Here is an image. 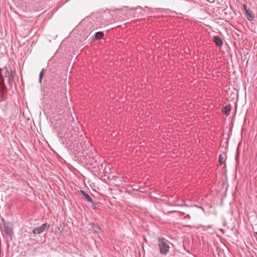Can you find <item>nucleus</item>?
<instances>
[{
  "label": "nucleus",
  "instance_id": "0eeeda50",
  "mask_svg": "<svg viewBox=\"0 0 257 257\" xmlns=\"http://www.w3.org/2000/svg\"><path fill=\"white\" fill-rule=\"evenodd\" d=\"M4 230L6 234H10L12 232V227L6 223H4Z\"/></svg>",
  "mask_w": 257,
  "mask_h": 257
},
{
  "label": "nucleus",
  "instance_id": "39448f33",
  "mask_svg": "<svg viewBox=\"0 0 257 257\" xmlns=\"http://www.w3.org/2000/svg\"><path fill=\"white\" fill-rule=\"evenodd\" d=\"M213 41L218 47H221L223 45V41L221 38L219 36H214Z\"/></svg>",
  "mask_w": 257,
  "mask_h": 257
},
{
  "label": "nucleus",
  "instance_id": "f257e3e1",
  "mask_svg": "<svg viewBox=\"0 0 257 257\" xmlns=\"http://www.w3.org/2000/svg\"><path fill=\"white\" fill-rule=\"evenodd\" d=\"M1 76L6 89L10 90L13 87L16 72L10 66H5L1 69Z\"/></svg>",
  "mask_w": 257,
  "mask_h": 257
},
{
  "label": "nucleus",
  "instance_id": "ddd939ff",
  "mask_svg": "<svg viewBox=\"0 0 257 257\" xmlns=\"http://www.w3.org/2000/svg\"><path fill=\"white\" fill-rule=\"evenodd\" d=\"M243 8H244V10H245V12H246V14H247L249 13V10H248V9H247V5H246V4H244L243 5Z\"/></svg>",
  "mask_w": 257,
  "mask_h": 257
},
{
  "label": "nucleus",
  "instance_id": "423d86ee",
  "mask_svg": "<svg viewBox=\"0 0 257 257\" xmlns=\"http://www.w3.org/2000/svg\"><path fill=\"white\" fill-rule=\"evenodd\" d=\"M231 111V106L230 105H227L224 106L222 109V111L224 114L228 116L230 114Z\"/></svg>",
  "mask_w": 257,
  "mask_h": 257
},
{
  "label": "nucleus",
  "instance_id": "f03ea898",
  "mask_svg": "<svg viewBox=\"0 0 257 257\" xmlns=\"http://www.w3.org/2000/svg\"><path fill=\"white\" fill-rule=\"evenodd\" d=\"M158 243L160 253L164 255L167 254L169 252L170 249V242L165 238L162 237L159 238Z\"/></svg>",
  "mask_w": 257,
  "mask_h": 257
},
{
  "label": "nucleus",
  "instance_id": "1a4fd4ad",
  "mask_svg": "<svg viewBox=\"0 0 257 257\" xmlns=\"http://www.w3.org/2000/svg\"><path fill=\"white\" fill-rule=\"evenodd\" d=\"M90 225L91 226L92 230H93L94 232L96 233L99 232V228L98 226H97L94 223H91Z\"/></svg>",
  "mask_w": 257,
  "mask_h": 257
},
{
  "label": "nucleus",
  "instance_id": "6e6552de",
  "mask_svg": "<svg viewBox=\"0 0 257 257\" xmlns=\"http://www.w3.org/2000/svg\"><path fill=\"white\" fill-rule=\"evenodd\" d=\"M104 36V33L102 32H97L95 34V38L97 40L101 39Z\"/></svg>",
  "mask_w": 257,
  "mask_h": 257
},
{
  "label": "nucleus",
  "instance_id": "20e7f679",
  "mask_svg": "<svg viewBox=\"0 0 257 257\" xmlns=\"http://www.w3.org/2000/svg\"><path fill=\"white\" fill-rule=\"evenodd\" d=\"M80 193L82 195H83L85 200H86L87 202L91 203L92 204H94L93 201L92 200L91 196L88 194L86 193L82 190H80Z\"/></svg>",
  "mask_w": 257,
  "mask_h": 257
},
{
  "label": "nucleus",
  "instance_id": "4468645a",
  "mask_svg": "<svg viewBox=\"0 0 257 257\" xmlns=\"http://www.w3.org/2000/svg\"><path fill=\"white\" fill-rule=\"evenodd\" d=\"M2 101L1 97L0 96V101Z\"/></svg>",
  "mask_w": 257,
  "mask_h": 257
},
{
  "label": "nucleus",
  "instance_id": "7ed1b4c3",
  "mask_svg": "<svg viewBox=\"0 0 257 257\" xmlns=\"http://www.w3.org/2000/svg\"><path fill=\"white\" fill-rule=\"evenodd\" d=\"M50 226V224H47V223H44L42 224L41 226L36 227L34 228L33 230V233L34 234H40L42 233L45 229L46 227L49 228Z\"/></svg>",
  "mask_w": 257,
  "mask_h": 257
},
{
  "label": "nucleus",
  "instance_id": "f8f14e48",
  "mask_svg": "<svg viewBox=\"0 0 257 257\" xmlns=\"http://www.w3.org/2000/svg\"><path fill=\"white\" fill-rule=\"evenodd\" d=\"M250 11L249 10V13L246 14L247 15V18L248 20L251 21L253 19V17L251 15Z\"/></svg>",
  "mask_w": 257,
  "mask_h": 257
},
{
  "label": "nucleus",
  "instance_id": "9b49d317",
  "mask_svg": "<svg viewBox=\"0 0 257 257\" xmlns=\"http://www.w3.org/2000/svg\"><path fill=\"white\" fill-rule=\"evenodd\" d=\"M44 72H45V69H43L41 70V71L40 72V73L39 74V82L40 83H41V82H42V78H43V76L44 75Z\"/></svg>",
  "mask_w": 257,
  "mask_h": 257
},
{
  "label": "nucleus",
  "instance_id": "9d476101",
  "mask_svg": "<svg viewBox=\"0 0 257 257\" xmlns=\"http://www.w3.org/2000/svg\"><path fill=\"white\" fill-rule=\"evenodd\" d=\"M218 161L220 165H222L225 163V159L222 155H220L219 156Z\"/></svg>",
  "mask_w": 257,
  "mask_h": 257
}]
</instances>
